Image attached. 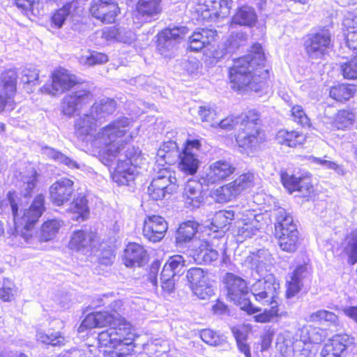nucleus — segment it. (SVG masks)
I'll use <instances>...</instances> for the list:
<instances>
[{"label":"nucleus","instance_id":"38","mask_svg":"<svg viewBox=\"0 0 357 357\" xmlns=\"http://www.w3.org/2000/svg\"><path fill=\"white\" fill-rule=\"evenodd\" d=\"M72 11V2H66L61 7L54 10L51 13L49 19L48 29L50 31H54L61 29Z\"/></svg>","mask_w":357,"mask_h":357},{"label":"nucleus","instance_id":"42","mask_svg":"<svg viewBox=\"0 0 357 357\" xmlns=\"http://www.w3.org/2000/svg\"><path fill=\"white\" fill-rule=\"evenodd\" d=\"M235 213L232 210L217 211L212 218L211 225L216 231H228L234 219Z\"/></svg>","mask_w":357,"mask_h":357},{"label":"nucleus","instance_id":"58","mask_svg":"<svg viewBox=\"0 0 357 357\" xmlns=\"http://www.w3.org/2000/svg\"><path fill=\"white\" fill-rule=\"evenodd\" d=\"M160 268V262L158 260L153 261L150 266L146 275V280L154 287H158V274Z\"/></svg>","mask_w":357,"mask_h":357},{"label":"nucleus","instance_id":"19","mask_svg":"<svg viewBox=\"0 0 357 357\" xmlns=\"http://www.w3.org/2000/svg\"><path fill=\"white\" fill-rule=\"evenodd\" d=\"M168 230V223L159 215H146L143 221L142 235L149 242L156 243L161 241Z\"/></svg>","mask_w":357,"mask_h":357},{"label":"nucleus","instance_id":"49","mask_svg":"<svg viewBox=\"0 0 357 357\" xmlns=\"http://www.w3.org/2000/svg\"><path fill=\"white\" fill-rule=\"evenodd\" d=\"M199 337L204 342L210 346H219L225 342L222 335L210 328L201 330Z\"/></svg>","mask_w":357,"mask_h":357},{"label":"nucleus","instance_id":"39","mask_svg":"<svg viewBox=\"0 0 357 357\" xmlns=\"http://www.w3.org/2000/svg\"><path fill=\"white\" fill-rule=\"evenodd\" d=\"M324 345L344 356L347 349L355 345L354 337L346 333L335 334Z\"/></svg>","mask_w":357,"mask_h":357},{"label":"nucleus","instance_id":"25","mask_svg":"<svg viewBox=\"0 0 357 357\" xmlns=\"http://www.w3.org/2000/svg\"><path fill=\"white\" fill-rule=\"evenodd\" d=\"M307 139V135L298 128H280L275 134L278 143L291 149H302Z\"/></svg>","mask_w":357,"mask_h":357},{"label":"nucleus","instance_id":"16","mask_svg":"<svg viewBox=\"0 0 357 357\" xmlns=\"http://www.w3.org/2000/svg\"><path fill=\"white\" fill-rule=\"evenodd\" d=\"M89 13L102 24H114L121 13V8L116 0H92Z\"/></svg>","mask_w":357,"mask_h":357},{"label":"nucleus","instance_id":"59","mask_svg":"<svg viewBox=\"0 0 357 357\" xmlns=\"http://www.w3.org/2000/svg\"><path fill=\"white\" fill-rule=\"evenodd\" d=\"M236 343L247 341L248 337V329L246 326H234L231 329Z\"/></svg>","mask_w":357,"mask_h":357},{"label":"nucleus","instance_id":"60","mask_svg":"<svg viewBox=\"0 0 357 357\" xmlns=\"http://www.w3.org/2000/svg\"><path fill=\"white\" fill-rule=\"evenodd\" d=\"M274 333L272 331L267 330L260 336V341L259 344L260 345V351L261 352L268 349L272 344Z\"/></svg>","mask_w":357,"mask_h":357},{"label":"nucleus","instance_id":"4","mask_svg":"<svg viewBox=\"0 0 357 357\" xmlns=\"http://www.w3.org/2000/svg\"><path fill=\"white\" fill-rule=\"evenodd\" d=\"M6 200L10 207L15 231L25 241H29L33 237L32 231L46 211L45 196L42 193L37 194L24 209L21 208L22 200L16 191H8Z\"/></svg>","mask_w":357,"mask_h":357},{"label":"nucleus","instance_id":"1","mask_svg":"<svg viewBox=\"0 0 357 357\" xmlns=\"http://www.w3.org/2000/svg\"><path fill=\"white\" fill-rule=\"evenodd\" d=\"M123 303L114 300L104 311L87 314L82 321L78 332L109 327L98 335V340L105 344L104 357H133L135 344L133 328L130 322L123 317Z\"/></svg>","mask_w":357,"mask_h":357},{"label":"nucleus","instance_id":"30","mask_svg":"<svg viewBox=\"0 0 357 357\" xmlns=\"http://www.w3.org/2000/svg\"><path fill=\"white\" fill-rule=\"evenodd\" d=\"M135 169L131 158L119 160L112 174V179L118 185H128L135 179Z\"/></svg>","mask_w":357,"mask_h":357},{"label":"nucleus","instance_id":"41","mask_svg":"<svg viewBox=\"0 0 357 357\" xmlns=\"http://www.w3.org/2000/svg\"><path fill=\"white\" fill-rule=\"evenodd\" d=\"M70 211L76 214V220H85L89 218L90 209L88 205V200L85 195L79 194L75 197L70 204Z\"/></svg>","mask_w":357,"mask_h":357},{"label":"nucleus","instance_id":"8","mask_svg":"<svg viewBox=\"0 0 357 357\" xmlns=\"http://www.w3.org/2000/svg\"><path fill=\"white\" fill-rule=\"evenodd\" d=\"M274 236L281 250L288 253L295 252L303 241L292 216L286 212L277 216Z\"/></svg>","mask_w":357,"mask_h":357},{"label":"nucleus","instance_id":"62","mask_svg":"<svg viewBox=\"0 0 357 357\" xmlns=\"http://www.w3.org/2000/svg\"><path fill=\"white\" fill-rule=\"evenodd\" d=\"M218 252L217 250L212 248L211 244L209 246V249L204 252V255H202V259L199 262H203L205 264H209L212 261H216L218 258Z\"/></svg>","mask_w":357,"mask_h":357},{"label":"nucleus","instance_id":"56","mask_svg":"<svg viewBox=\"0 0 357 357\" xmlns=\"http://www.w3.org/2000/svg\"><path fill=\"white\" fill-rule=\"evenodd\" d=\"M109 60L108 56L105 53L92 51L85 59V63L89 66L102 65L107 63Z\"/></svg>","mask_w":357,"mask_h":357},{"label":"nucleus","instance_id":"17","mask_svg":"<svg viewBox=\"0 0 357 357\" xmlns=\"http://www.w3.org/2000/svg\"><path fill=\"white\" fill-rule=\"evenodd\" d=\"M94 100L93 92L89 89H81L65 96L61 102V112L71 117L78 109L88 107Z\"/></svg>","mask_w":357,"mask_h":357},{"label":"nucleus","instance_id":"27","mask_svg":"<svg viewBox=\"0 0 357 357\" xmlns=\"http://www.w3.org/2000/svg\"><path fill=\"white\" fill-rule=\"evenodd\" d=\"M183 198L188 206L192 209L199 208L205 199L202 184L197 179L190 178L185 185Z\"/></svg>","mask_w":357,"mask_h":357},{"label":"nucleus","instance_id":"47","mask_svg":"<svg viewBox=\"0 0 357 357\" xmlns=\"http://www.w3.org/2000/svg\"><path fill=\"white\" fill-rule=\"evenodd\" d=\"M290 116L294 122L301 127L310 128L312 126L310 117L300 105H294L291 107Z\"/></svg>","mask_w":357,"mask_h":357},{"label":"nucleus","instance_id":"22","mask_svg":"<svg viewBox=\"0 0 357 357\" xmlns=\"http://www.w3.org/2000/svg\"><path fill=\"white\" fill-rule=\"evenodd\" d=\"M99 237L97 232L91 229L75 230L68 243L69 250L81 252L86 250L92 251L97 244H99Z\"/></svg>","mask_w":357,"mask_h":357},{"label":"nucleus","instance_id":"9","mask_svg":"<svg viewBox=\"0 0 357 357\" xmlns=\"http://www.w3.org/2000/svg\"><path fill=\"white\" fill-rule=\"evenodd\" d=\"M50 79V82H45L39 89L40 93L56 96L70 91L84 82V81L78 78L75 74L61 66L51 72Z\"/></svg>","mask_w":357,"mask_h":357},{"label":"nucleus","instance_id":"34","mask_svg":"<svg viewBox=\"0 0 357 357\" xmlns=\"http://www.w3.org/2000/svg\"><path fill=\"white\" fill-rule=\"evenodd\" d=\"M199 227V224L195 220L181 222L176 231V244L183 245L190 242L197 233Z\"/></svg>","mask_w":357,"mask_h":357},{"label":"nucleus","instance_id":"24","mask_svg":"<svg viewBox=\"0 0 357 357\" xmlns=\"http://www.w3.org/2000/svg\"><path fill=\"white\" fill-rule=\"evenodd\" d=\"M236 168L234 164L226 160H218L211 163L204 176L207 183H220L228 180L235 172Z\"/></svg>","mask_w":357,"mask_h":357},{"label":"nucleus","instance_id":"26","mask_svg":"<svg viewBox=\"0 0 357 357\" xmlns=\"http://www.w3.org/2000/svg\"><path fill=\"white\" fill-rule=\"evenodd\" d=\"M218 33L215 30L203 28L192 32L188 37V50L199 52L215 41Z\"/></svg>","mask_w":357,"mask_h":357},{"label":"nucleus","instance_id":"53","mask_svg":"<svg viewBox=\"0 0 357 357\" xmlns=\"http://www.w3.org/2000/svg\"><path fill=\"white\" fill-rule=\"evenodd\" d=\"M160 287L163 294H170L175 291V277L161 271Z\"/></svg>","mask_w":357,"mask_h":357},{"label":"nucleus","instance_id":"64","mask_svg":"<svg viewBox=\"0 0 357 357\" xmlns=\"http://www.w3.org/2000/svg\"><path fill=\"white\" fill-rule=\"evenodd\" d=\"M344 314L357 323V306H349L343 309Z\"/></svg>","mask_w":357,"mask_h":357},{"label":"nucleus","instance_id":"36","mask_svg":"<svg viewBox=\"0 0 357 357\" xmlns=\"http://www.w3.org/2000/svg\"><path fill=\"white\" fill-rule=\"evenodd\" d=\"M98 128V119L92 114H84L79 116L74 123L76 134L86 137L93 133Z\"/></svg>","mask_w":357,"mask_h":357},{"label":"nucleus","instance_id":"18","mask_svg":"<svg viewBox=\"0 0 357 357\" xmlns=\"http://www.w3.org/2000/svg\"><path fill=\"white\" fill-rule=\"evenodd\" d=\"M232 0H197L195 11L203 20L225 17L230 12Z\"/></svg>","mask_w":357,"mask_h":357},{"label":"nucleus","instance_id":"52","mask_svg":"<svg viewBox=\"0 0 357 357\" xmlns=\"http://www.w3.org/2000/svg\"><path fill=\"white\" fill-rule=\"evenodd\" d=\"M198 115L202 121L208 123L210 126L215 128L218 120V113L210 106L202 105L199 107Z\"/></svg>","mask_w":357,"mask_h":357},{"label":"nucleus","instance_id":"46","mask_svg":"<svg viewBox=\"0 0 357 357\" xmlns=\"http://www.w3.org/2000/svg\"><path fill=\"white\" fill-rule=\"evenodd\" d=\"M310 319L312 322L319 324L323 323H327L330 325L339 324L338 316L334 312L326 310H319L311 314Z\"/></svg>","mask_w":357,"mask_h":357},{"label":"nucleus","instance_id":"51","mask_svg":"<svg viewBox=\"0 0 357 357\" xmlns=\"http://www.w3.org/2000/svg\"><path fill=\"white\" fill-rule=\"evenodd\" d=\"M340 68L344 79H357V55L341 63Z\"/></svg>","mask_w":357,"mask_h":357},{"label":"nucleus","instance_id":"29","mask_svg":"<svg viewBox=\"0 0 357 357\" xmlns=\"http://www.w3.org/2000/svg\"><path fill=\"white\" fill-rule=\"evenodd\" d=\"M147 257V251L142 245L129 242L123 250L122 261L126 267L132 268L142 266Z\"/></svg>","mask_w":357,"mask_h":357},{"label":"nucleus","instance_id":"10","mask_svg":"<svg viewBox=\"0 0 357 357\" xmlns=\"http://www.w3.org/2000/svg\"><path fill=\"white\" fill-rule=\"evenodd\" d=\"M303 49L307 57L314 60H324L333 47L332 33L326 27L307 33L303 38Z\"/></svg>","mask_w":357,"mask_h":357},{"label":"nucleus","instance_id":"20","mask_svg":"<svg viewBox=\"0 0 357 357\" xmlns=\"http://www.w3.org/2000/svg\"><path fill=\"white\" fill-rule=\"evenodd\" d=\"M178 188L176 178L169 172V175L158 176L152 180L149 186V195L153 200H162L167 195L176 193Z\"/></svg>","mask_w":357,"mask_h":357},{"label":"nucleus","instance_id":"3","mask_svg":"<svg viewBox=\"0 0 357 357\" xmlns=\"http://www.w3.org/2000/svg\"><path fill=\"white\" fill-rule=\"evenodd\" d=\"M240 122V128L234 135L239 148L247 153H255L262 150L268 142L267 135L262 127L260 112L256 109H250L241 116L229 114L220 121L215 128L230 131Z\"/></svg>","mask_w":357,"mask_h":357},{"label":"nucleus","instance_id":"55","mask_svg":"<svg viewBox=\"0 0 357 357\" xmlns=\"http://www.w3.org/2000/svg\"><path fill=\"white\" fill-rule=\"evenodd\" d=\"M38 172L35 168H31L29 171V174L24 176L26 178V181L24 183L26 184L25 188V197H29L31 196L33 190L36 188L37 182H38Z\"/></svg>","mask_w":357,"mask_h":357},{"label":"nucleus","instance_id":"54","mask_svg":"<svg viewBox=\"0 0 357 357\" xmlns=\"http://www.w3.org/2000/svg\"><path fill=\"white\" fill-rule=\"evenodd\" d=\"M96 113H106L112 114L116 109V102L113 99L102 100L100 102H95L92 105Z\"/></svg>","mask_w":357,"mask_h":357},{"label":"nucleus","instance_id":"45","mask_svg":"<svg viewBox=\"0 0 357 357\" xmlns=\"http://www.w3.org/2000/svg\"><path fill=\"white\" fill-rule=\"evenodd\" d=\"M38 83L39 70L33 68H25L22 76V84L26 92L27 93H33Z\"/></svg>","mask_w":357,"mask_h":357},{"label":"nucleus","instance_id":"2","mask_svg":"<svg viewBox=\"0 0 357 357\" xmlns=\"http://www.w3.org/2000/svg\"><path fill=\"white\" fill-rule=\"evenodd\" d=\"M265 50L259 43H252L247 54L235 58L228 68V80L235 91H257L270 79Z\"/></svg>","mask_w":357,"mask_h":357},{"label":"nucleus","instance_id":"13","mask_svg":"<svg viewBox=\"0 0 357 357\" xmlns=\"http://www.w3.org/2000/svg\"><path fill=\"white\" fill-rule=\"evenodd\" d=\"M18 71L15 68L4 69L0 74V112L13 110L17 91Z\"/></svg>","mask_w":357,"mask_h":357},{"label":"nucleus","instance_id":"57","mask_svg":"<svg viewBox=\"0 0 357 357\" xmlns=\"http://www.w3.org/2000/svg\"><path fill=\"white\" fill-rule=\"evenodd\" d=\"M115 258L114 250L110 246L104 247L98 255V261L100 264L109 266L113 263Z\"/></svg>","mask_w":357,"mask_h":357},{"label":"nucleus","instance_id":"12","mask_svg":"<svg viewBox=\"0 0 357 357\" xmlns=\"http://www.w3.org/2000/svg\"><path fill=\"white\" fill-rule=\"evenodd\" d=\"M280 178L282 186L289 194L297 192L306 201L312 200L317 194L310 174L296 176L287 171H281Z\"/></svg>","mask_w":357,"mask_h":357},{"label":"nucleus","instance_id":"11","mask_svg":"<svg viewBox=\"0 0 357 357\" xmlns=\"http://www.w3.org/2000/svg\"><path fill=\"white\" fill-rule=\"evenodd\" d=\"M256 180L252 172H243L231 182L215 190L216 201L219 203H227L242 194L250 192L255 187Z\"/></svg>","mask_w":357,"mask_h":357},{"label":"nucleus","instance_id":"35","mask_svg":"<svg viewBox=\"0 0 357 357\" xmlns=\"http://www.w3.org/2000/svg\"><path fill=\"white\" fill-rule=\"evenodd\" d=\"M342 33L346 45L353 51L357 50V16L343 20Z\"/></svg>","mask_w":357,"mask_h":357},{"label":"nucleus","instance_id":"7","mask_svg":"<svg viewBox=\"0 0 357 357\" xmlns=\"http://www.w3.org/2000/svg\"><path fill=\"white\" fill-rule=\"evenodd\" d=\"M130 123L126 117H119L100 128L96 135L100 140L98 153L105 158L116 157L120 151L116 140L125 137Z\"/></svg>","mask_w":357,"mask_h":357},{"label":"nucleus","instance_id":"48","mask_svg":"<svg viewBox=\"0 0 357 357\" xmlns=\"http://www.w3.org/2000/svg\"><path fill=\"white\" fill-rule=\"evenodd\" d=\"M345 238L348 240L347 248L344 249L348 256V263L354 265L357 263V229L353 230Z\"/></svg>","mask_w":357,"mask_h":357},{"label":"nucleus","instance_id":"5","mask_svg":"<svg viewBox=\"0 0 357 357\" xmlns=\"http://www.w3.org/2000/svg\"><path fill=\"white\" fill-rule=\"evenodd\" d=\"M251 292L255 300L261 305H268L262 312L254 316L257 323H268L280 316L282 299L280 297V284L273 280L259 279L252 285Z\"/></svg>","mask_w":357,"mask_h":357},{"label":"nucleus","instance_id":"61","mask_svg":"<svg viewBox=\"0 0 357 357\" xmlns=\"http://www.w3.org/2000/svg\"><path fill=\"white\" fill-rule=\"evenodd\" d=\"M211 243L207 240H201L197 247L193 249V257L196 261H200L202 255L209 249Z\"/></svg>","mask_w":357,"mask_h":357},{"label":"nucleus","instance_id":"32","mask_svg":"<svg viewBox=\"0 0 357 357\" xmlns=\"http://www.w3.org/2000/svg\"><path fill=\"white\" fill-rule=\"evenodd\" d=\"M357 93V86L351 83L338 82L329 89L328 96L335 102L344 104Z\"/></svg>","mask_w":357,"mask_h":357},{"label":"nucleus","instance_id":"28","mask_svg":"<svg viewBox=\"0 0 357 357\" xmlns=\"http://www.w3.org/2000/svg\"><path fill=\"white\" fill-rule=\"evenodd\" d=\"M308 273V264L304 262L297 265L289 275L285 284V296L291 298L298 294L303 288V280Z\"/></svg>","mask_w":357,"mask_h":357},{"label":"nucleus","instance_id":"43","mask_svg":"<svg viewBox=\"0 0 357 357\" xmlns=\"http://www.w3.org/2000/svg\"><path fill=\"white\" fill-rule=\"evenodd\" d=\"M43 0H14L15 5L28 17L38 16L43 8Z\"/></svg>","mask_w":357,"mask_h":357},{"label":"nucleus","instance_id":"21","mask_svg":"<svg viewBox=\"0 0 357 357\" xmlns=\"http://www.w3.org/2000/svg\"><path fill=\"white\" fill-rule=\"evenodd\" d=\"M74 192V181L63 177L50 186L49 198L54 205L61 206L70 201Z\"/></svg>","mask_w":357,"mask_h":357},{"label":"nucleus","instance_id":"40","mask_svg":"<svg viewBox=\"0 0 357 357\" xmlns=\"http://www.w3.org/2000/svg\"><path fill=\"white\" fill-rule=\"evenodd\" d=\"M355 113L352 109H338L334 115L332 125L336 130H345L355 122Z\"/></svg>","mask_w":357,"mask_h":357},{"label":"nucleus","instance_id":"6","mask_svg":"<svg viewBox=\"0 0 357 357\" xmlns=\"http://www.w3.org/2000/svg\"><path fill=\"white\" fill-rule=\"evenodd\" d=\"M226 298L239 306L240 309L248 315L261 312V308L255 306L248 296L251 291L250 282L234 273H226L222 280Z\"/></svg>","mask_w":357,"mask_h":357},{"label":"nucleus","instance_id":"44","mask_svg":"<svg viewBox=\"0 0 357 357\" xmlns=\"http://www.w3.org/2000/svg\"><path fill=\"white\" fill-rule=\"evenodd\" d=\"M185 266V260L181 255L170 256L165 263L162 271L174 277L181 275Z\"/></svg>","mask_w":357,"mask_h":357},{"label":"nucleus","instance_id":"31","mask_svg":"<svg viewBox=\"0 0 357 357\" xmlns=\"http://www.w3.org/2000/svg\"><path fill=\"white\" fill-rule=\"evenodd\" d=\"M188 32L189 29L186 26H168L162 29L158 34L157 50L162 53L165 43L179 42L185 38Z\"/></svg>","mask_w":357,"mask_h":357},{"label":"nucleus","instance_id":"63","mask_svg":"<svg viewBox=\"0 0 357 357\" xmlns=\"http://www.w3.org/2000/svg\"><path fill=\"white\" fill-rule=\"evenodd\" d=\"M252 235V228L248 224L244 226L238 227L237 231V236H241L243 238H250Z\"/></svg>","mask_w":357,"mask_h":357},{"label":"nucleus","instance_id":"33","mask_svg":"<svg viewBox=\"0 0 357 357\" xmlns=\"http://www.w3.org/2000/svg\"><path fill=\"white\" fill-rule=\"evenodd\" d=\"M258 21V16L255 8L243 4L238 6L231 20V24L241 26L253 27Z\"/></svg>","mask_w":357,"mask_h":357},{"label":"nucleus","instance_id":"14","mask_svg":"<svg viewBox=\"0 0 357 357\" xmlns=\"http://www.w3.org/2000/svg\"><path fill=\"white\" fill-rule=\"evenodd\" d=\"M202 142L198 139H187L181 152L178 155V168L185 175H195L199 167V160L194 150L199 151Z\"/></svg>","mask_w":357,"mask_h":357},{"label":"nucleus","instance_id":"15","mask_svg":"<svg viewBox=\"0 0 357 357\" xmlns=\"http://www.w3.org/2000/svg\"><path fill=\"white\" fill-rule=\"evenodd\" d=\"M186 279L192 292L198 298L207 299L213 294L206 271L199 267L190 268L187 271Z\"/></svg>","mask_w":357,"mask_h":357},{"label":"nucleus","instance_id":"50","mask_svg":"<svg viewBox=\"0 0 357 357\" xmlns=\"http://www.w3.org/2000/svg\"><path fill=\"white\" fill-rule=\"evenodd\" d=\"M17 287L14 282L9 278H4L0 287V300L3 302H10L14 299Z\"/></svg>","mask_w":357,"mask_h":357},{"label":"nucleus","instance_id":"23","mask_svg":"<svg viewBox=\"0 0 357 357\" xmlns=\"http://www.w3.org/2000/svg\"><path fill=\"white\" fill-rule=\"evenodd\" d=\"M163 11V0H137L132 13V20L151 22Z\"/></svg>","mask_w":357,"mask_h":357},{"label":"nucleus","instance_id":"37","mask_svg":"<svg viewBox=\"0 0 357 357\" xmlns=\"http://www.w3.org/2000/svg\"><path fill=\"white\" fill-rule=\"evenodd\" d=\"M62 225V222L56 218L43 221L39 228L38 241L40 243H45L53 240L59 234Z\"/></svg>","mask_w":357,"mask_h":357}]
</instances>
